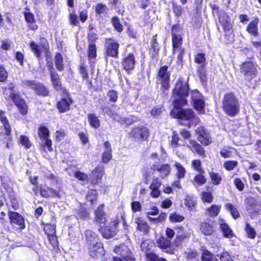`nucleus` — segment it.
Listing matches in <instances>:
<instances>
[{"instance_id": "4", "label": "nucleus", "mask_w": 261, "mask_h": 261, "mask_svg": "<svg viewBox=\"0 0 261 261\" xmlns=\"http://www.w3.org/2000/svg\"><path fill=\"white\" fill-rule=\"evenodd\" d=\"M245 202L246 209L252 218H256L261 216V206L254 198H247Z\"/></svg>"}, {"instance_id": "15", "label": "nucleus", "mask_w": 261, "mask_h": 261, "mask_svg": "<svg viewBox=\"0 0 261 261\" xmlns=\"http://www.w3.org/2000/svg\"><path fill=\"white\" fill-rule=\"evenodd\" d=\"M136 63L135 55L133 53H130L124 58L122 65L125 70L129 71L134 69Z\"/></svg>"}, {"instance_id": "29", "label": "nucleus", "mask_w": 261, "mask_h": 261, "mask_svg": "<svg viewBox=\"0 0 261 261\" xmlns=\"http://www.w3.org/2000/svg\"><path fill=\"white\" fill-rule=\"evenodd\" d=\"M182 43V39L181 35H180V33H178L177 35H172V44L174 53H176L178 49L180 48V47Z\"/></svg>"}, {"instance_id": "5", "label": "nucleus", "mask_w": 261, "mask_h": 261, "mask_svg": "<svg viewBox=\"0 0 261 261\" xmlns=\"http://www.w3.org/2000/svg\"><path fill=\"white\" fill-rule=\"evenodd\" d=\"M38 135L41 140V146L43 149L45 150V147H47L48 151H52V141L48 139L49 137V131L48 128L44 126H40L38 132Z\"/></svg>"}, {"instance_id": "57", "label": "nucleus", "mask_w": 261, "mask_h": 261, "mask_svg": "<svg viewBox=\"0 0 261 261\" xmlns=\"http://www.w3.org/2000/svg\"><path fill=\"white\" fill-rule=\"evenodd\" d=\"M108 96L110 101L113 102H116L118 98L117 92L114 90H112L109 92Z\"/></svg>"}, {"instance_id": "19", "label": "nucleus", "mask_w": 261, "mask_h": 261, "mask_svg": "<svg viewBox=\"0 0 261 261\" xmlns=\"http://www.w3.org/2000/svg\"><path fill=\"white\" fill-rule=\"evenodd\" d=\"M72 102L71 98L68 96L61 99L57 103V108L60 113H64L69 110L70 106Z\"/></svg>"}, {"instance_id": "34", "label": "nucleus", "mask_w": 261, "mask_h": 261, "mask_svg": "<svg viewBox=\"0 0 261 261\" xmlns=\"http://www.w3.org/2000/svg\"><path fill=\"white\" fill-rule=\"evenodd\" d=\"M225 207L227 210L229 211L231 215L234 219H237L240 216L238 210L232 204L229 203H226Z\"/></svg>"}, {"instance_id": "60", "label": "nucleus", "mask_w": 261, "mask_h": 261, "mask_svg": "<svg viewBox=\"0 0 261 261\" xmlns=\"http://www.w3.org/2000/svg\"><path fill=\"white\" fill-rule=\"evenodd\" d=\"M146 258L148 261H158L160 257L153 253H146Z\"/></svg>"}, {"instance_id": "50", "label": "nucleus", "mask_w": 261, "mask_h": 261, "mask_svg": "<svg viewBox=\"0 0 261 261\" xmlns=\"http://www.w3.org/2000/svg\"><path fill=\"white\" fill-rule=\"evenodd\" d=\"M161 185V181L158 178H153L149 189L150 190L159 189Z\"/></svg>"}, {"instance_id": "37", "label": "nucleus", "mask_w": 261, "mask_h": 261, "mask_svg": "<svg viewBox=\"0 0 261 261\" xmlns=\"http://www.w3.org/2000/svg\"><path fill=\"white\" fill-rule=\"evenodd\" d=\"M99 231L103 237L106 239L111 238L116 234L115 229H99Z\"/></svg>"}, {"instance_id": "12", "label": "nucleus", "mask_w": 261, "mask_h": 261, "mask_svg": "<svg viewBox=\"0 0 261 261\" xmlns=\"http://www.w3.org/2000/svg\"><path fill=\"white\" fill-rule=\"evenodd\" d=\"M130 135L136 140H145L149 135L148 129L143 126L134 128Z\"/></svg>"}, {"instance_id": "16", "label": "nucleus", "mask_w": 261, "mask_h": 261, "mask_svg": "<svg viewBox=\"0 0 261 261\" xmlns=\"http://www.w3.org/2000/svg\"><path fill=\"white\" fill-rule=\"evenodd\" d=\"M9 217L11 224L17 225L20 227V228L24 227V220L21 215L16 212L9 211Z\"/></svg>"}, {"instance_id": "42", "label": "nucleus", "mask_w": 261, "mask_h": 261, "mask_svg": "<svg viewBox=\"0 0 261 261\" xmlns=\"http://www.w3.org/2000/svg\"><path fill=\"white\" fill-rule=\"evenodd\" d=\"M158 244L159 247L166 249L170 245V241L165 238L162 237L158 241Z\"/></svg>"}, {"instance_id": "55", "label": "nucleus", "mask_w": 261, "mask_h": 261, "mask_svg": "<svg viewBox=\"0 0 261 261\" xmlns=\"http://www.w3.org/2000/svg\"><path fill=\"white\" fill-rule=\"evenodd\" d=\"M96 194L97 192L95 190H90L88 195L87 196V199L88 201H90L91 203H93L94 200H96Z\"/></svg>"}, {"instance_id": "52", "label": "nucleus", "mask_w": 261, "mask_h": 261, "mask_svg": "<svg viewBox=\"0 0 261 261\" xmlns=\"http://www.w3.org/2000/svg\"><path fill=\"white\" fill-rule=\"evenodd\" d=\"M205 61V55L203 53H199L195 56V62L196 63L204 64Z\"/></svg>"}, {"instance_id": "33", "label": "nucleus", "mask_w": 261, "mask_h": 261, "mask_svg": "<svg viewBox=\"0 0 261 261\" xmlns=\"http://www.w3.org/2000/svg\"><path fill=\"white\" fill-rule=\"evenodd\" d=\"M104 169L103 167H97L92 171V175L96 180V182H98L99 180H101L103 175Z\"/></svg>"}, {"instance_id": "49", "label": "nucleus", "mask_w": 261, "mask_h": 261, "mask_svg": "<svg viewBox=\"0 0 261 261\" xmlns=\"http://www.w3.org/2000/svg\"><path fill=\"white\" fill-rule=\"evenodd\" d=\"M169 219L172 222H180L182 221L185 218L182 216L175 213L170 215Z\"/></svg>"}, {"instance_id": "28", "label": "nucleus", "mask_w": 261, "mask_h": 261, "mask_svg": "<svg viewBox=\"0 0 261 261\" xmlns=\"http://www.w3.org/2000/svg\"><path fill=\"white\" fill-rule=\"evenodd\" d=\"M88 120L90 126L92 127L97 129L100 126V120L95 114H89L88 115Z\"/></svg>"}, {"instance_id": "3", "label": "nucleus", "mask_w": 261, "mask_h": 261, "mask_svg": "<svg viewBox=\"0 0 261 261\" xmlns=\"http://www.w3.org/2000/svg\"><path fill=\"white\" fill-rule=\"evenodd\" d=\"M15 86L13 83L9 84L8 86L5 88L4 93L6 95H10L13 101L18 108L20 112L22 115H25L27 113V106L22 99L20 98L19 95L14 93V88Z\"/></svg>"}, {"instance_id": "20", "label": "nucleus", "mask_w": 261, "mask_h": 261, "mask_svg": "<svg viewBox=\"0 0 261 261\" xmlns=\"http://www.w3.org/2000/svg\"><path fill=\"white\" fill-rule=\"evenodd\" d=\"M189 143H187V146L189 147L193 152H196L201 156L204 155V150L203 148L197 142L193 140L190 139Z\"/></svg>"}, {"instance_id": "10", "label": "nucleus", "mask_w": 261, "mask_h": 261, "mask_svg": "<svg viewBox=\"0 0 261 261\" xmlns=\"http://www.w3.org/2000/svg\"><path fill=\"white\" fill-rule=\"evenodd\" d=\"M114 252L120 255V257L123 258L125 261H134V258L132 256V252L127 246L122 244L119 246H116Z\"/></svg>"}, {"instance_id": "47", "label": "nucleus", "mask_w": 261, "mask_h": 261, "mask_svg": "<svg viewBox=\"0 0 261 261\" xmlns=\"http://www.w3.org/2000/svg\"><path fill=\"white\" fill-rule=\"evenodd\" d=\"M192 167L200 173H203L204 171L201 168V163L200 160H193L192 163Z\"/></svg>"}, {"instance_id": "62", "label": "nucleus", "mask_w": 261, "mask_h": 261, "mask_svg": "<svg viewBox=\"0 0 261 261\" xmlns=\"http://www.w3.org/2000/svg\"><path fill=\"white\" fill-rule=\"evenodd\" d=\"M132 210L134 212H140L141 209V204L138 201H134L131 204Z\"/></svg>"}, {"instance_id": "24", "label": "nucleus", "mask_w": 261, "mask_h": 261, "mask_svg": "<svg viewBox=\"0 0 261 261\" xmlns=\"http://www.w3.org/2000/svg\"><path fill=\"white\" fill-rule=\"evenodd\" d=\"M85 234L86 236L87 242L89 244V246L92 244H95L96 242H99L97 234H96L92 229H87L86 231Z\"/></svg>"}, {"instance_id": "17", "label": "nucleus", "mask_w": 261, "mask_h": 261, "mask_svg": "<svg viewBox=\"0 0 261 261\" xmlns=\"http://www.w3.org/2000/svg\"><path fill=\"white\" fill-rule=\"evenodd\" d=\"M151 169L153 170L159 171L162 178L168 176L171 172V167L170 165L167 164L163 165L154 164L151 166Z\"/></svg>"}, {"instance_id": "8", "label": "nucleus", "mask_w": 261, "mask_h": 261, "mask_svg": "<svg viewBox=\"0 0 261 261\" xmlns=\"http://www.w3.org/2000/svg\"><path fill=\"white\" fill-rule=\"evenodd\" d=\"M191 95L193 107L200 113H204L205 103L203 96L197 90L192 91Z\"/></svg>"}, {"instance_id": "64", "label": "nucleus", "mask_w": 261, "mask_h": 261, "mask_svg": "<svg viewBox=\"0 0 261 261\" xmlns=\"http://www.w3.org/2000/svg\"><path fill=\"white\" fill-rule=\"evenodd\" d=\"M88 18L87 11L86 10H83L80 12V20L84 22L86 21Z\"/></svg>"}, {"instance_id": "51", "label": "nucleus", "mask_w": 261, "mask_h": 261, "mask_svg": "<svg viewBox=\"0 0 261 261\" xmlns=\"http://www.w3.org/2000/svg\"><path fill=\"white\" fill-rule=\"evenodd\" d=\"M75 176L79 180L83 181L84 183L88 181V175L81 171H76L75 173Z\"/></svg>"}, {"instance_id": "7", "label": "nucleus", "mask_w": 261, "mask_h": 261, "mask_svg": "<svg viewBox=\"0 0 261 261\" xmlns=\"http://www.w3.org/2000/svg\"><path fill=\"white\" fill-rule=\"evenodd\" d=\"M241 70L247 80H251L256 76V65L252 61L245 62L241 66Z\"/></svg>"}, {"instance_id": "23", "label": "nucleus", "mask_w": 261, "mask_h": 261, "mask_svg": "<svg viewBox=\"0 0 261 261\" xmlns=\"http://www.w3.org/2000/svg\"><path fill=\"white\" fill-rule=\"evenodd\" d=\"M0 120L3 124L6 132V135L11 134V129L9 121L5 116V113L4 111L0 110Z\"/></svg>"}, {"instance_id": "26", "label": "nucleus", "mask_w": 261, "mask_h": 261, "mask_svg": "<svg viewBox=\"0 0 261 261\" xmlns=\"http://www.w3.org/2000/svg\"><path fill=\"white\" fill-rule=\"evenodd\" d=\"M25 19L28 22L29 28L33 30H36L38 28L37 25L35 23L34 16L33 13L28 12L24 13Z\"/></svg>"}, {"instance_id": "41", "label": "nucleus", "mask_w": 261, "mask_h": 261, "mask_svg": "<svg viewBox=\"0 0 261 261\" xmlns=\"http://www.w3.org/2000/svg\"><path fill=\"white\" fill-rule=\"evenodd\" d=\"M220 22L225 31H229L231 28V23L229 18H220Z\"/></svg>"}, {"instance_id": "38", "label": "nucleus", "mask_w": 261, "mask_h": 261, "mask_svg": "<svg viewBox=\"0 0 261 261\" xmlns=\"http://www.w3.org/2000/svg\"><path fill=\"white\" fill-rule=\"evenodd\" d=\"M210 176L212 180V183L214 185H219L222 180L221 176L219 173H214L213 172H210Z\"/></svg>"}, {"instance_id": "2", "label": "nucleus", "mask_w": 261, "mask_h": 261, "mask_svg": "<svg viewBox=\"0 0 261 261\" xmlns=\"http://www.w3.org/2000/svg\"><path fill=\"white\" fill-rule=\"evenodd\" d=\"M222 108L227 115L234 116L240 110V105L236 96L231 93L225 95L223 99Z\"/></svg>"}, {"instance_id": "61", "label": "nucleus", "mask_w": 261, "mask_h": 261, "mask_svg": "<svg viewBox=\"0 0 261 261\" xmlns=\"http://www.w3.org/2000/svg\"><path fill=\"white\" fill-rule=\"evenodd\" d=\"M23 84L24 86H28L30 88L35 90V88H36L38 83H36L35 82L33 81H25L23 82Z\"/></svg>"}, {"instance_id": "40", "label": "nucleus", "mask_w": 261, "mask_h": 261, "mask_svg": "<svg viewBox=\"0 0 261 261\" xmlns=\"http://www.w3.org/2000/svg\"><path fill=\"white\" fill-rule=\"evenodd\" d=\"M19 142L25 148H30L31 147V143L30 142L29 138L26 136H20L19 139Z\"/></svg>"}, {"instance_id": "45", "label": "nucleus", "mask_w": 261, "mask_h": 261, "mask_svg": "<svg viewBox=\"0 0 261 261\" xmlns=\"http://www.w3.org/2000/svg\"><path fill=\"white\" fill-rule=\"evenodd\" d=\"M194 181L198 185H203L206 182V178L200 173L195 176Z\"/></svg>"}, {"instance_id": "31", "label": "nucleus", "mask_w": 261, "mask_h": 261, "mask_svg": "<svg viewBox=\"0 0 261 261\" xmlns=\"http://www.w3.org/2000/svg\"><path fill=\"white\" fill-rule=\"evenodd\" d=\"M177 172L176 173V176L179 179L183 178L185 176L186 170L185 168L179 163H175L174 165Z\"/></svg>"}, {"instance_id": "14", "label": "nucleus", "mask_w": 261, "mask_h": 261, "mask_svg": "<svg viewBox=\"0 0 261 261\" xmlns=\"http://www.w3.org/2000/svg\"><path fill=\"white\" fill-rule=\"evenodd\" d=\"M196 133L198 136V140L202 144L207 145L211 143L210 137L204 127L200 126L196 130Z\"/></svg>"}, {"instance_id": "56", "label": "nucleus", "mask_w": 261, "mask_h": 261, "mask_svg": "<svg viewBox=\"0 0 261 261\" xmlns=\"http://www.w3.org/2000/svg\"><path fill=\"white\" fill-rule=\"evenodd\" d=\"M8 77V73L5 68L0 65V82H4Z\"/></svg>"}, {"instance_id": "35", "label": "nucleus", "mask_w": 261, "mask_h": 261, "mask_svg": "<svg viewBox=\"0 0 261 261\" xmlns=\"http://www.w3.org/2000/svg\"><path fill=\"white\" fill-rule=\"evenodd\" d=\"M154 246V244L151 240H146L141 243V248L143 251L147 253Z\"/></svg>"}, {"instance_id": "6", "label": "nucleus", "mask_w": 261, "mask_h": 261, "mask_svg": "<svg viewBox=\"0 0 261 261\" xmlns=\"http://www.w3.org/2000/svg\"><path fill=\"white\" fill-rule=\"evenodd\" d=\"M50 68L51 70H50V76L53 87L59 93L65 96L67 95L68 92L67 90L63 86L59 74L55 70L51 64Z\"/></svg>"}, {"instance_id": "1", "label": "nucleus", "mask_w": 261, "mask_h": 261, "mask_svg": "<svg viewBox=\"0 0 261 261\" xmlns=\"http://www.w3.org/2000/svg\"><path fill=\"white\" fill-rule=\"evenodd\" d=\"M188 93V86L178 81L173 90V94H176V96L173 101L174 108L170 114L173 118L180 119L182 124L190 127L199 124L200 119L191 109L184 110L181 108V107L187 104Z\"/></svg>"}, {"instance_id": "59", "label": "nucleus", "mask_w": 261, "mask_h": 261, "mask_svg": "<svg viewBox=\"0 0 261 261\" xmlns=\"http://www.w3.org/2000/svg\"><path fill=\"white\" fill-rule=\"evenodd\" d=\"M234 183L239 191H242L244 189V184L240 178H236L234 180Z\"/></svg>"}, {"instance_id": "54", "label": "nucleus", "mask_w": 261, "mask_h": 261, "mask_svg": "<svg viewBox=\"0 0 261 261\" xmlns=\"http://www.w3.org/2000/svg\"><path fill=\"white\" fill-rule=\"evenodd\" d=\"M108 9L106 5H103L101 3L98 4L95 7L96 13L98 14H101V13L105 12Z\"/></svg>"}, {"instance_id": "22", "label": "nucleus", "mask_w": 261, "mask_h": 261, "mask_svg": "<svg viewBox=\"0 0 261 261\" xmlns=\"http://www.w3.org/2000/svg\"><path fill=\"white\" fill-rule=\"evenodd\" d=\"M40 194L44 197L49 196L61 198V195L56 190L47 188V189L41 188Z\"/></svg>"}, {"instance_id": "63", "label": "nucleus", "mask_w": 261, "mask_h": 261, "mask_svg": "<svg viewBox=\"0 0 261 261\" xmlns=\"http://www.w3.org/2000/svg\"><path fill=\"white\" fill-rule=\"evenodd\" d=\"M173 12L177 16H181L182 12V7L179 5H173Z\"/></svg>"}, {"instance_id": "13", "label": "nucleus", "mask_w": 261, "mask_h": 261, "mask_svg": "<svg viewBox=\"0 0 261 261\" xmlns=\"http://www.w3.org/2000/svg\"><path fill=\"white\" fill-rule=\"evenodd\" d=\"M107 54L112 57H117L118 54L119 44L111 39L106 41Z\"/></svg>"}, {"instance_id": "27", "label": "nucleus", "mask_w": 261, "mask_h": 261, "mask_svg": "<svg viewBox=\"0 0 261 261\" xmlns=\"http://www.w3.org/2000/svg\"><path fill=\"white\" fill-rule=\"evenodd\" d=\"M221 208V205L216 204L212 205L206 209V214L210 217H217L220 212Z\"/></svg>"}, {"instance_id": "11", "label": "nucleus", "mask_w": 261, "mask_h": 261, "mask_svg": "<svg viewBox=\"0 0 261 261\" xmlns=\"http://www.w3.org/2000/svg\"><path fill=\"white\" fill-rule=\"evenodd\" d=\"M89 252L90 255L94 258H97L105 254L103 245L100 242H96L89 245Z\"/></svg>"}, {"instance_id": "44", "label": "nucleus", "mask_w": 261, "mask_h": 261, "mask_svg": "<svg viewBox=\"0 0 261 261\" xmlns=\"http://www.w3.org/2000/svg\"><path fill=\"white\" fill-rule=\"evenodd\" d=\"M69 20L70 23L73 25L77 26L79 25V21L78 16L75 13L74 11L70 12L69 15Z\"/></svg>"}, {"instance_id": "32", "label": "nucleus", "mask_w": 261, "mask_h": 261, "mask_svg": "<svg viewBox=\"0 0 261 261\" xmlns=\"http://www.w3.org/2000/svg\"><path fill=\"white\" fill-rule=\"evenodd\" d=\"M55 63L56 67L58 70L62 71L63 70V59L61 54H56L55 58Z\"/></svg>"}, {"instance_id": "30", "label": "nucleus", "mask_w": 261, "mask_h": 261, "mask_svg": "<svg viewBox=\"0 0 261 261\" xmlns=\"http://www.w3.org/2000/svg\"><path fill=\"white\" fill-rule=\"evenodd\" d=\"M48 236V239L54 247L58 246V241L55 235V229H44Z\"/></svg>"}, {"instance_id": "39", "label": "nucleus", "mask_w": 261, "mask_h": 261, "mask_svg": "<svg viewBox=\"0 0 261 261\" xmlns=\"http://www.w3.org/2000/svg\"><path fill=\"white\" fill-rule=\"evenodd\" d=\"M201 258L202 261H218L217 258L207 250L203 252Z\"/></svg>"}, {"instance_id": "36", "label": "nucleus", "mask_w": 261, "mask_h": 261, "mask_svg": "<svg viewBox=\"0 0 261 261\" xmlns=\"http://www.w3.org/2000/svg\"><path fill=\"white\" fill-rule=\"evenodd\" d=\"M35 91L38 94L43 96L47 95L49 92L47 88L41 83H38L37 86L36 88H35Z\"/></svg>"}, {"instance_id": "21", "label": "nucleus", "mask_w": 261, "mask_h": 261, "mask_svg": "<svg viewBox=\"0 0 261 261\" xmlns=\"http://www.w3.org/2000/svg\"><path fill=\"white\" fill-rule=\"evenodd\" d=\"M259 19L255 18L254 20H252L247 25L246 30L251 35L253 36H257L258 35V23Z\"/></svg>"}, {"instance_id": "43", "label": "nucleus", "mask_w": 261, "mask_h": 261, "mask_svg": "<svg viewBox=\"0 0 261 261\" xmlns=\"http://www.w3.org/2000/svg\"><path fill=\"white\" fill-rule=\"evenodd\" d=\"M112 22L116 30L119 32H120L122 31L123 26L120 23L119 19L117 17H113L112 19Z\"/></svg>"}, {"instance_id": "25", "label": "nucleus", "mask_w": 261, "mask_h": 261, "mask_svg": "<svg viewBox=\"0 0 261 261\" xmlns=\"http://www.w3.org/2000/svg\"><path fill=\"white\" fill-rule=\"evenodd\" d=\"M88 56L91 64L95 63V58L96 57V48L94 43H90L88 49Z\"/></svg>"}, {"instance_id": "53", "label": "nucleus", "mask_w": 261, "mask_h": 261, "mask_svg": "<svg viewBox=\"0 0 261 261\" xmlns=\"http://www.w3.org/2000/svg\"><path fill=\"white\" fill-rule=\"evenodd\" d=\"M112 159V151H104L102 155V162L108 163Z\"/></svg>"}, {"instance_id": "48", "label": "nucleus", "mask_w": 261, "mask_h": 261, "mask_svg": "<svg viewBox=\"0 0 261 261\" xmlns=\"http://www.w3.org/2000/svg\"><path fill=\"white\" fill-rule=\"evenodd\" d=\"M30 47L36 57L39 58L41 54L40 46L38 45L35 42L32 41L30 43Z\"/></svg>"}, {"instance_id": "9", "label": "nucleus", "mask_w": 261, "mask_h": 261, "mask_svg": "<svg viewBox=\"0 0 261 261\" xmlns=\"http://www.w3.org/2000/svg\"><path fill=\"white\" fill-rule=\"evenodd\" d=\"M167 69L168 67L167 66L162 67L159 70L158 75V80L161 83L164 89H167L170 86V73L167 71Z\"/></svg>"}, {"instance_id": "18", "label": "nucleus", "mask_w": 261, "mask_h": 261, "mask_svg": "<svg viewBox=\"0 0 261 261\" xmlns=\"http://www.w3.org/2000/svg\"><path fill=\"white\" fill-rule=\"evenodd\" d=\"M103 204H101L95 211V222L100 224H105L106 222V214L103 209Z\"/></svg>"}, {"instance_id": "46", "label": "nucleus", "mask_w": 261, "mask_h": 261, "mask_svg": "<svg viewBox=\"0 0 261 261\" xmlns=\"http://www.w3.org/2000/svg\"><path fill=\"white\" fill-rule=\"evenodd\" d=\"M201 198L204 202L211 203L213 201V196L211 193L203 192L201 193Z\"/></svg>"}, {"instance_id": "58", "label": "nucleus", "mask_w": 261, "mask_h": 261, "mask_svg": "<svg viewBox=\"0 0 261 261\" xmlns=\"http://www.w3.org/2000/svg\"><path fill=\"white\" fill-rule=\"evenodd\" d=\"M237 165V162L236 161H228L224 164V167L229 171H231L234 169V168Z\"/></svg>"}]
</instances>
